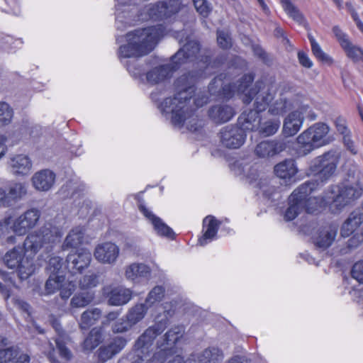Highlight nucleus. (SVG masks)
<instances>
[{
	"label": "nucleus",
	"instance_id": "nucleus-1",
	"mask_svg": "<svg viewBox=\"0 0 363 363\" xmlns=\"http://www.w3.org/2000/svg\"><path fill=\"white\" fill-rule=\"evenodd\" d=\"M203 74L201 71L195 70L181 75L174 83V97L166 98L161 103V112L172 114L171 123L174 126L182 128L186 125L191 131H196L201 126L194 114L196 110L190 105V100L195 92V84Z\"/></svg>",
	"mask_w": 363,
	"mask_h": 363
},
{
	"label": "nucleus",
	"instance_id": "nucleus-2",
	"mask_svg": "<svg viewBox=\"0 0 363 363\" xmlns=\"http://www.w3.org/2000/svg\"><path fill=\"white\" fill-rule=\"evenodd\" d=\"M164 327L162 323L150 326L138 338L134 353L129 354L132 363H148L152 359L164 363L167 359L176 343L184 334V328L174 325L162 335Z\"/></svg>",
	"mask_w": 363,
	"mask_h": 363
},
{
	"label": "nucleus",
	"instance_id": "nucleus-3",
	"mask_svg": "<svg viewBox=\"0 0 363 363\" xmlns=\"http://www.w3.org/2000/svg\"><path fill=\"white\" fill-rule=\"evenodd\" d=\"M160 26L148 27L127 33L128 43L118 50L119 57H139L150 52L162 35Z\"/></svg>",
	"mask_w": 363,
	"mask_h": 363
},
{
	"label": "nucleus",
	"instance_id": "nucleus-4",
	"mask_svg": "<svg viewBox=\"0 0 363 363\" xmlns=\"http://www.w3.org/2000/svg\"><path fill=\"white\" fill-rule=\"evenodd\" d=\"M315 190V183L306 182L296 189L289 197V207L285 211L284 219L287 221L294 220L303 211L313 213L317 210L318 201L311 196Z\"/></svg>",
	"mask_w": 363,
	"mask_h": 363
},
{
	"label": "nucleus",
	"instance_id": "nucleus-5",
	"mask_svg": "<svg viewBox=\"0 0 363 363\" xmlns=\"http://www.w3.org/2000/svg\"><path fill=\"white\" fill-rule=\"evenodd\" d=\"M329 131L327 124L316 123L301 133L296 138L298 157L306 156L314 150L328 145L333 140L328 136Z\"/></svg>",
	"mask_w": 363,
	"mask_h": 363
},
{
	"label": "nucleus",
	"instance_id": "nucleus-6",
	"mask_svg": "<svg viewBox=\"0 0 363 363\" xmlns=\"http://www.w3.org/2000/svg\"><path fill=\"white\" fill-rule=\"evenodd\" d=\"M337 162L338 157L335 152L332 150L325 152L311 161L310 171L316 177V179L310 182L315 183V189L318 185V180H320L323 183L328 180L334 174Z\"/></svg>",
	"mask_w": 363,
	"mask_h": 363
},
{
	"label": "nucleus",
	"instance_id": "nucleus-7",
	"mask_svg": "<svg viewBox=\"0 0 363 363\" xmlns=\"http://www.w3.org/2000/svg\"><path fill=\"white\" fill-rule=\"evenodd\" d=\"M40 211L35 208L27 210L16 219L11 216L5 217L4 223L18 235H24L34 228L40 218Z\"/></svg>",
	"mask_w": 363,
	"mask_h": 363
},
{
	"label": "nucleus",
	"instance_id": "nucleus-8",
	"mask_svg": "<svg viewBox=\"0 0 363 363\" xmlns=\"http://www.w3.org/2000/svg\"><path fill=\"white\" fill-rule=\"evenodd\" d=\"M275 92L272 86L263 82H257L250 88L246 96L243 98L245 104H250L255 98V108L262 112L269 106V103L274 99Z\"/></svg>",
	"mask_w": 363,
	"mask_h": 363
},
{
	"label": "nucleus",
	"instance_id": "nucleus-9",
	"mask_svg": "<svg viewBox=\"0 0 363 363\" xmlns=\"http://www.w3.org/2000/svg\"><path fill=\"white\" fill-rule=\"evenodd\" d=\"M180 9L179 0H164L149 5L147 13L151 19L161 21L178 13Z\"/></svg>",
	"mask_w": 363,
	"mask_h": 363
},
{
	"label": "nucleus",
	"instance_id": "nucleus-10",
	"mask_svg": "<svg viewBox=\"0 0 363 363\" xmlns=\"http://www.w3.org/2000/svg\"><path fill=\"white\" fill-rule=\"evenodd\" d=\"M219 135L220 143L228 149L240 147L246 139L245 130L238 125L225 126L221 128Z\"/></svg>",
	"mask_w": 363,
	"mask_h": 363
},
{
	"label": "nucleus",
	"instance_id": "nucleus-11",
	"mask_svg": "<svg viewBox=\"0 0 363 363\" xmlns=\"http://www.w3.org/2000/svg\"><path fill=\"white\" fill-rule=\"evenodd\" d=\"M26 183L11 182L1 191V206L9 207L15 205L27 194Z\"/></svg>",
	"mask_w": 363,
	"mask_h": 363
},
{
	"label": "nucleus",
	"instance_id": "nucleus-12",
	"mask_svg": "<svg viewBox=\"0 0 363 363\" xmlns=\"http://www.w3.org/2000/svg\"><path fill=\"white\" fill-rule=\"evenodd\" d=\"M344 184L331 186L328 191L325 193L323 198L325 204L329 205L334 211H339L347 206L350 201L346 192L344 191Z\"/></svg>",
	"mask_w": 363,
	"mask_h": 363
},
{
	"label": "nucleus",
	"instance_id": "nucleus-13",
	"mask_svg": "<svg viewBox=\"0 0 363 363\" xmlns=\"http://www.w3.org/2000/svg\"><path fill=\"white\" fill-rule=\"evenodd\" d=\"M36 232L46 245V253L53 250L55 245L60 242L63 235L61 228L51 223H45Z\"/></svg>",
	"mask_w": 363,
	"mask_h": 363
},
{
	"label": "nucleus",
	"instance_id": "nucleus-14",
	"mask_svg": "<svg viewBox=\"0 0 363 363\" xmlns=\"http://www.w3.org/2000/svg\"><path fill=\"white\" fill-rule=\"evenodd\" d=\"M132 291L122 286H108L104 289V294L110 306H119L128 303L132 298Z\"/></svg>",
	"mask_w": 363,
	"mask_h": 363
},
{
	"label": "nucleus",
	"instance_id": "nucleus-15",
	"mask_svg": "<svg viewBox=\"0 0 363 363\" xmlns=\"http://www.w3.org/2000/svg\"><path fill=\"white\" fill-rule=\"evenodd\" d=\"M286 147L287 144L284 140H267L257 145L255 153L258 157L269 158L281 153Z\"/></svg>",
	"mask_w": 363,
	"mask_h": 363
},
{
	"label": "nucleus",
	"instance_id": "nucleus-16",
	"mask_svg": "<svg viewBox=\"0 0 363 363\" xmlns=\"http://www.w3.org/2000/svg\"><path fill=\"white\" fill-rule=\"evenodd\" d=\"M127 344V340L123 337L116 336L111 339L107 345L101 346L97 350L99 362L104 363L111 359L122 351Z\"/></svg>",
	"mask_w": 363,
	"mask_h": 363
},
{
	"label": "nucleus",
	"instance_id": "nucleus-17",
	"mask_svg": "<svg viewBox=\"0 0 363 363\" xmlns=\"http://www.w3.org/2000/svg\"><path fill=\"white\" fill-rule=\"evenodd\" d=\"M200 51V45L196 40H188L172 57V64L179 65L194 60Z\"/></svg>",
	"mask_w": 363,
	"mask_h": 363
},
{
	"label": "nucleus",
	"instance_id": "nucleus-18",
	"mask_svg": "<svg viewBox=\"0 0 363 363\" xmlns=\"http://www.w3.org/2000/svg\"><path fill=\"white\" fill-rule=\"evenodd\" d=\"M225 77V74H220L210 82L208 91L211 95L225 99H230L234 96L236 93L235 85L233 83L225 84L223 82Z\"/></svg>",
	"mask_w": 363,
	"mask_h": 363
},
{
	"label": "nucleus",
	"instance_id": "nucleus-19",
	"mask_svg": "<svg viewBox=\"0 0 363 363\" xmlns=\"http://www.w3.org/2000/svg\"><path fill=\"white\" fill-rule=\"evenodd\" d=\"M91 260V255L88 251L69 254L66 259L67 268L72 274L82 273L89 266Z\"/></svg>",
	"mask_w": 363,
	"mask_h": 363
},
{
	"label": "nucleus",
	"instance_id": "nucleus-20",
	"mask_svg": "<svg viewBox=\"0 0 363 363\" xmlns=\"http://www.w3.org/2000/svg\"><path fill=\"white\" fill-rule=\"evenodd\" d=\"M235 108L227 104H218L211 106L208 110L209 118L216 124L225 123L235 115Z\"/></svg>",
	"mask_w": 363,
	"mask_h": 363
},
{
	"label": "nucleus",
	"instance_id": "nucleus-21",
	"mask_svg": "<svg viewBox=\"0 0 363 363\" xmlns=\"http://www.w3.org/2000/svg\"><path fill=\"white\" fill-rule=\"evenodd\" d=\"M94 255L103 264H113L119 255V248L113 242H104L96 247Z\"/></svg>",
	"mask_w": 363,
	"mask_h": 363
},
{
	"label": "nucleus",
	"instance_id": "nucleus-22",
	"mask_svg": "<svg viewBox=\"0 0 363 363\" xmlns=\"http://www.w3.org/2000/svg\"><path fill=\"white\" fill-rule=\"evenodd\" d=\"M337 225L331 224L320 229L313 238L314 245L322 250L328 248L335 241Z\"/></svg>",
	"mask_w": 363,
	"mask_h": 363
},
{
	"label": "nucleus",
	"instance_id": "nucleus-23",
	"mask_svg": "<svg viewBox=\"0 0 363 363\" xmlns=\"http://www.w3.org/2000/svg\"><path fill=\"white\" fill-rule=\"evenodd\" d=\"M140 211L143 213L145 217L150 220L153 225L154 230L160 236L166 237L167 238L173 239L174 233L172 229L165 224L162 220L155 216L152 211L147 208L144 205L139 206Z\"/></svg>",
	"mask_w": 363,
	"mask_h": 363
},
{
	"label": "nucleus",
	"instance_id": "nucleus-24",
	"mask_svg": "<svg viewBox=\"0 0 363 363\" xmlns=\"http://www.w3.org/2000/svg\"><path fill=\"white\" fill-rule=\"evenodd\" d=\"M6 339H1V363H29L30 357L26 354L20 353L17 346L7 345Z\"/></svg>",
	"mask_w": 363,
	"mask_h": 363
},
{
	"label": "nucleus",
	"instance_id": "nucleus-25",
	"mask_svg": "<svg viewBox=\"0 0 363 363\" xmlns=\"http://www.w3.org/2000/svg\"><path fill=\"white\" fill-rule=\"evenodd\" d=\"M177 69V66L172 63L156 67L146 74L147 81L152 84H158L170 77Z\"/></svg>",
	"mask_w": 363,
	"mask_h": 363
},
{
	"label": "nucleus",
	"instance_id": "nucleus-26",
	"mask_svg": "<svg viewBox=\"0 0 363 363\" xmlns=\"http://www.w3.org/2000/svg\"><path fill=\"white\" fill-rule=\"evenodd\" d=\"M55 180V174L50 169L40 170L33 176V186L39 191H46L51 189Z\"/></svg>",
	"mask_w": 363,
	"mask_h": 363
},
{
	"label": "nucleus",
	"instance_id": "nucleus-27",
	"mask_svg": "<svg viewBox=\"0 0 363 363\" xmlns=\"http://www.w3.org/2000/svg\"><path fill=\"white\" fill-rule=\"evenodd\" d=\"M260 111L255 109H249L242 112L238 117V123L242 130L255 131L258 130L260 123Z\"/></svg>",
	"mask_w": 363,
	"mask_h": 363
},
{
	"label": "nucleus",
	"instance_id": "nucleus-28",
	"mask_svg": "<svg viewBox=\"0 0 363 363\" xmlns=\"http://www.w3.org/2000/svg\"><path fill=\"white\" fill-rule=\"evenodd\" d=\"M23 249L25 254L29 253V256L35 257L40 250H43L46 252V245L44 244L40 235L35 230L26 238Z\"/></svg>",
	"mask_w": 363,
	"mask_h": 363
},
{
	"label": "nucleus",
	"instance_id": "nucleus-29",
	"mask_svg": "<svg viewBox=\"0 0 363 363\" xmlns=\"http://www.w3.org/2000/svg\"><path fill=\"white\" fill-rule=\"evenodd\" d=\"M304 117L303 113L295 111L289 114L286 118L283 130L287 136H293L298 133L303 125Z\"/></svg>",
	"mask_w": 363,
	"mask_h": 363
},
{
	"label": "nucleus",
	"instance_id": "nucleus-30",
	"mask_svg": "<svg viewBox=\"0 0 363 363\" xmlns=\"http://www.w3.org/2000/svg\"><path fill=\"white\" fill-rule=\"evenodd\" d=\"M9 166L14 174L26 175L31 170L32 162L28 156L18 155L11 159Z\"/></svg>",
	"mask_w": 363,
	"mask_h": 363
},
{
	"label": "nucleus",
	"instance_id": "nucleus-31",
	"mask_svg": "<svg viewBox=\"0 0 363 363\" xmlns=\"http://www.w3.org/2000/svg\"><path fill=\"white\" fill-rule=\"evenodd\" d=\"M298 102L292 96H283L277 99L269 108V112L272 115H281L294 108Z\"/></svg>",
	"mask_w": 363,
	"mask_h": 363
},
{
	"label": "nucleus",
	"instance_id": "nucleus-32",
	"mask_svg": "<svg viewBox=\"0 0 363 363\" xmlns=\"http://www.w3.org/2000/svg\"><path fill=\"white\" fill-rule=\"evenodd\" d=\"M220 225V222L213 216H208L203 219V226L206 228V230L203 236L199 240L200 245H206L208 240H211L216 237Z\"/></svg>",
	"mask_w": 363,
	"mask_h": 363
},
{
	"label": "nucleus",
	"instance_id": "nucleus-33",
	"mask_svg": "<svg viewBox=\"0 0 363 363\" xmlns=\"http://www.w3.org/2000/svg\"><path fill=\"white\" fill-rule=\"evenodd\" d=\"M274 171L280 179H291L296 174L298 169L294 160L286 159L277 164L274 167Z\"/></svg>",
	"mask_w": 363,
	"mask_h": 363
},
{
	"label": "nucleus",
	"instance_id": "nucleus-34",
	"mask_svg": "<svg viewBox=\"0 0 363 363\" xmlns=\"http://www.w3.org/2000/svg\"><path fill=\"white\" fill-rule=\"evenodd\" d=\"M102 315V311L98 308H91L84 311L79 321V326L81 330H87L94 325Z\"/></svg>",
	"mask_w": 363,
	"mask_h": 363
},
{
	"label": "nucleus",
	"instance_id": "nucleus-35",
	"mask_svg": "<svg viewBox=\"0 0 363 363\" xmlns=\"http://www.w3.org/2000/svg\"><path fill=\"white\" fill-rule=\"evenodd\" d=\"M199 363H221L223 352L216 347H208L194 356Z\"/></svg>",
	"mask_w": 363,
	"mask_h": 363
},
{
	"label": "nucleus",
	"instance_id": "nucleus-36",
	"mask_svg": "<svg viewBox=\"0 0 363 363\" xmlns=\"http://www.w3.org/2000/svg\"><path fill=\"white\" fill-rule=\"evenodd\" d=\"M104 340L103 330L101 327L93 328L89 333L82 343V348L84 351H92Z\"/></svg>",
	"mask_w": 363,
	"mask_h": 363
},
{
	"label": "nucleus",
	"instance_id": "nucleus-37",
	"mask_svg": "<svg viewBox=\"0 0 363 363\" xmlns=\"http://www.w3.org/2000/svg\"><path fill=\"white\" fill-rule=\"evenodd\" d=\"M34 257L29 256V253L21 256V261L16 269H18V274L21 279H28L33 274L35 269Z\"/></svg>",
	"mask_w": 363,
	"mask_h": 363
},
{
	"label": "nucleus",
	"instance_id": "nucleus-38",
	"mask_svg": "<svg viewBox=\"0 0 363 363\" xmlns=\"http://www.w3.org/2000/svg\"><path fill=\"white\" fill-rule=\"evenodd\" d=\"M128 279L135 281L138 278H147L150 275L149 267L144 264L133 263L127 267L125 272Z\"/></svg>",
	"mask_w": 363,
	"mask_h": 363
},
{
	"label": "nucleus",
	"instance_id": "nucleus-39",
	"mask_svg": "<svg viewBox=\"0 0 363 363\" xmlns=\"http://www.w3.org/2000/svg\"><path fill=\"white\" fill-rule=\"evenodd\" d=\"M84 235V230L82 227L73 228L67 235L62 245L63 248L77 247L82 243Z\"/></svg>",
	"mask_w": 363,
	"mask_h": 363
},
{
	"label": "nucleus",
	"instance_id": "nucleus-40",
	"mask_svg": "<svg viewBox=\"0 0 363 363\" xmlns=\"http://www.w3.org/2000/svg\"><path fill=\"white\" fill-rule=\"evenodd\" d=\"M94 299V294L91 291H81L75 294L70 301L71 308H84Z\"/></svg>",
	"mask_w": 363,
	"mask_h": 363
},
{
	"label": "nucleus",
	"instance_id": "nucleus-41",
	"mask_svg": "<svg viewBox=\"0 0 363 363\" xmlns=\"http://www.w3.org/2000/svg\"><path fill=\"white\" fill-rule=\"evenodd\" d=\"M148 308V306L144 303L136 304L129 310L126 315V318L133 326L145 317Z\"/></svg>",
	"mask_w": 363,
	"mask_h": 363
},
{
	"label": "nucleus",
	"instance_id": "nucleus-42",
	"mask_svg": "<svg viewBox=\"0 0 363 363\" xmlns=\"http://www.w3.org/2000/svg\"><path fill=\"white\" fill-rule=\"evenodd\" d=\"M23 252L21 247H16L6 252L3 259L6 266L10 269H16L21 261Z\"/></svg>",
	"mask_w": 363,
	"mask_h": 363
},
{
	"label": "nucleus",
	"instance_id": "nucleus-43",
	"mask_svg": "<svg viewBox=\"0 0 363 363\" xmlns=\"http://www.w3.org/2000/svg\"><path fill=\"white\" fill-rule=\"evenodd\" d=\"M165 289L162 286H155L147 294L145 304L149 308L152 307L155 303L162 301L164 296Z\"/></svg>",
	"mask_w": 363,
	"mask_h": 363
},
{
	"label": "nucleus",
	"instance_id": "nucleus-44",
	"mask_svg": "<svg viewBox=\"0 0 363 363\" xmlns=\"http://www.w3.org/2000/svg\"><path fill=\"white\" fill-rule=\"evenodd\" d=\"M308 39L311 43V50L315 57L320 61L330 65L333 63V60L326 53H325L318 43L315 40L314 38L309 34Z\"/></svg>",
	"mask_w": 363,
	"mask_h": 363
},
{
	"label": "nucleus",
	"instance_id": "nucleus-45",
	"mask_svg": "<svg viewBox=\"0 0 363 363\" xmlns=\"http://www.w3.org/2000/svg\"><path fill=\"white\" fill-rule=\"evenodd\" d=\"M164 311L162 315H158L157 317V320L155 323L152 326H155L157 324H163L164 325V329L162 330V333L166 330V328L169 325V318H172L175 313V309L173 306L168 303H165L163 305Z\"/></svg>",
	"mask_w": 363,
	"mask_h": 363
},
{
	"label": "nucleus",
	"instance_id": "nucleus-46",
	"mask_svg": "<svg viewBox=\"0 0 363 363\" xmlns=\"http://www.w3.org/2000/svg\"><path fill=\"white\" fill-rule=\"evenodd\" d=\"M346 52L347 56L354 62H363V50L359 47L353 45L350 41L346 46L342 48Z\"/></svg>",
	"mask_w": 363,
	"mask_h": 363
},
{
	"label": "nucleus",
	"instance_id": "nucleus-47",
	"mask_svg": "<svg viewBox=\"0 0 363 363\" xmlns=\"http://www.w3.org/2000/svg\"><path fill=\"white\" fill-rule=\"evenodd\" d=\"M254 77L251 74L243 75L236 83H233L235 85V91L238 94H243L245 98L246 94L248 93L250 89H249L250 84L252 83Z\"/></svg>",
	"mask_w": 363,
	"mask_h": 363
},
{
	"label": "nucleus",
	"instance_id": "nucleus-48",
	"mask_svg": "<svg viewBox=\"0 0 363 363\" xmlns=\"http://www.w3.org/2000/svg\"><path fill=\"white\" fill-rule=\"evenodd\" d=\"M65 281V276L56 275L50 276L46 281L45 289L47 294H54L55 291L60 290L62 283Z\"/></svg>",
	"mask_w": 363,
	"mask_h": 363
},
{
	"label": "nucleus",
	"instance_id": "nucleus-49",
	"mask_svg": "<svg viewBox=\"0 0 363 363\" xmlns=\"http://www.w3.org/2000/svg\"><path fill=\"white\" fill-rule=\"evenodd\" d=\"M280 122L277 120H269L259 123V132L264 136L274 134L279 129Z\"/></svg>",
	"mask_w": 363,
	"mask_h": 363
},
{
	"label": "nucleus",
	"instance_id": "nucleus-50",
	"mask_svg": "<svg viewBox=\"0 0 363 363\" xmlns=\"http://www.w3.org/2000/svg\"><path fill=\"white\" fill-rule=\"evenodd\" d=\"M99 284V276L95 273H89L79 281V286L82 290L96 287Z\"/></svg>",
	"mask_w": 363,
	"mask_h": 363
},
{
	"label": "nucleus",
	"instance_id": "nucleus-51",
	"mask_svg": "<svg viewBox=\"0 0 363 363\" xmlns=\"http://www.w3.org/2000/svg\"><path fill=\"white\" fill-rule=\"evenodd\" d=\"M284 11L296 21L301 23L303 16L299 10L291 3V0H280Z\"/></svg>",
	"mask_w": 363,
	"mask_h": 363
},
{
	"label": "nucleus",
	"instance_id": "nucleus-52",
	"mask_svg": "<svg viewBox=\"0 0 363 363\" xmlns=\"http://www.w3.org/2000/svg\"><path fill=\"white\" fill-rule=\"evenodd\" d=\"M55 341L60 357L67 361L71 359L72 356V352L66 346V343L62 339V335L57 337Z\"/></svg>",
	"mask_w": 363,
	"mask_h": 363
},
{
	"label": "nucleus",
	"instance_id": "nucleus-53",
	"mask_svg": "<svg viewBox=\"0 0 363 363\" xmlns=\"http://www.w3.org/2000/svg\"><path fill=\"white\" fill-rule=\"evenodd\" d=\"M344 191L346 192L345 194H347L346 197H348L350 202L359 198L363 194L362 186L354 187L353 186L344 184Z\"/></svg>",
	"mask_w": 363,
	"mask_h": 363
},
{
	"label": "nucleus",
	"instance_id": "nucleus-54",
	"mask_svg": "<svg viewBox=\"0 0 363 363\" xmlns=\"http://www.w3.org/2000/svg\"><path fill=\"white\" fill-rule=\"evenodd\" d=\"M75 289V284L73 281H70L66 280L65 278V281L62 283V286L60 289V295L62 298L67 299L68 298L73 291Z\"/></svg>",
	"mask_w": 363,
	"mask_h": 363
},
{
	"label": "nucleus",
	"instance_id": "nucleus-55",
	"mask_svg": "<svg viewBox=\"0 0 363 363\" xmlns=\"http://www.w3.org/2000/svg\"><path fill=\"white\" fill-rule=\"evenodd\" d=\"M13 116V108L8 104L1 102V125L10 123Z\"/></svg>",
	"mask_w": 363,
	"mask_h": 363
},
{
	"label": "nucleus",
	"instance_id": "nucleus-56",
	"mask_svg": "<svg viewBox=\"0 0 363 363\" xmlns=\"http://www.w3.org/2000/svg\"><path fill=\"white\" fill-rule=\"evenodd\" d=\"M132 328V325L126 319H120L115 322L111 327V330L113 333H123L128 331Z\"/></svg>",
	"mask_w": 363,
	"mask_h": 363
},
{
	"label": "nucleus",
	"instance_id": "nucleus-57",
	"mask_svg": "<svg viewBox=\"0 0 363 363\" xmlns=\"http://www.w3.org/2000/svg\"><path fill=\"white\" fill-rule=\"evenodd\" d=\"M347 220L355 228H358L363 222V209H356L352 211Z\"/></svg>",
	"mask_w": 363,
	"mask_h": 363
},
{
	"label": "nucleus",
	"instance_id": "nucleus-58",
	"mask_svg": "<svg viewBox=\"0 0 363 363\" xmlns=\"http://www.w3.org/2000/svg\"><path fill=\"white\" fill-rule=\"evenodd\" d=\"M352 278L359 283H363V261L356 262L351 270Z\"/></svg>",
	"mask_w": 363,
	"mask_h": 363
},
{
	"label": "nucleus",
	"instance_id": "nucleus-59",
	"mask_svg": "<svg viewBox=\"0 0 363 363\" xmlns=\"http://www.w3.org/2000/svg\"><path fill=\"white\" fill-rule=\"evenodd\" d=\"M195 9L203 16H207L211 11V8L206 0H193Z\"/></svg>",
	"mask_w": 363,
	"mask_h": 363
},
{
	"label": "nucleus",
	"instance_id": "nucleus-60",
	"mask_svg": "<svg viewBox=\"0 0 363 363\" xmlns=\"http://www.w3.org/2000/svg\"><path fill=\"white\" fill-rule=\"evenodd\" d=\"M63 265V259L60 257L55 256L49 259L48 267L52 274H57Z\"/></svg>",
	"mask_w": 363,
	"mask_h": 363
},
{
	"label": "nucleus",
	"instance_id": "nucleus-61",
	"mask_svg": "<svg viewBox=\"0 0 363 363\" xmlns=\"http://www.w3.org/2000/svg\"><path fill=\"white\" fill-rule=\"evenodd\" d=\"M217 41L220 48L228 49L231 46L230 38L228 33L224 31L217 32Z\"/></svg>",
	"mask_w": 363,
	"mask_h": 363
},
{
	"label": "nucleus",
	"instance_id": "nucleus-62",
	"mask_svg": "<svg viewBox=\"0 0 363 363\" xmlns=\"http://www.w3.org/2000/svg\"><path fill=\"white\" fill-rule=\"evenodd\" d=\"M333 32L342 48L343 46H346L348 44L350 40L347 35L342 31L339 26H334L333 28Z\"/></svg>",
	"mask_w": 363,
	"mask_h": 363
},
{
	"label": "nucleus",
	"instance_id": "nucleus-63",
	"mask_svg": "<svg viewBox=\"0 0 363 363\" xmlns=\"http://www.w3.org/2000/svg\"><path fill=\"white\" fill-rule=\"evenodd\" d=\"M191 99L190 100V101ZM208 101V97L205 94H198L193 100V104L190 103V105L196 110L199 107H202L206 104Z\"/></svg>",
	"mask_w": 363,
	"mask_h": 363
},
{
	"label": "nucleus",
	"instance_id": "nucleus-64",
	"mask_svg": "<svg viewBox=\"0 0 363 363\" xmlns=\"http://www.w3.org/2000/svg\"><path fill=\"white\" fill-rule=\"evenodd\" d=\"M335 125L337 130L342 135L349 133L348 128L347 127V123L345 118L342 117H337L335 120Z\"/></svg>",
	"mask_w": 363,
	"mask_h": 363
}]
</instances>
